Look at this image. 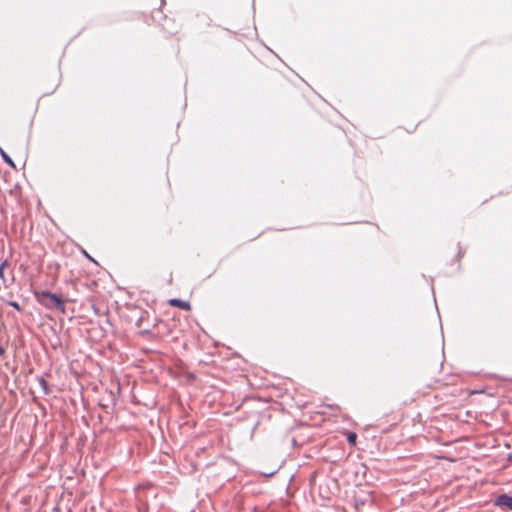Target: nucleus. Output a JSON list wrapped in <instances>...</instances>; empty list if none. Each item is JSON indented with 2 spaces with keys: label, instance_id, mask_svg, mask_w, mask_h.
I'll return each mask as SVG.
<instances>
[{
  "label": "nucleus",
  "instance_id": "6",
  "mask_svg": "<svg viewBox=\"0 0 512 512\" xmlns=\"http://www.w3.org/2000/svg\"><path fill=\"white\" fill-rule=\"evenodd\" d=\"M2 158L5 163L9 164L10 166L14 167V162L11 159L9 155H7L5 152L1 151Z\"/></svg>",
  "mask_w": 512,
  "mask_h": 512
},
{
  "label": "nucleus",
  "instance_id": "10",
  "mask_svg": "<svg viewBox=\"0 0 512 512\" xmlns=\"http://www.w3.org/2000/svg\"><path fill=\"white\" fill-rule=\"evenodd\" d=\"M275 473H276V471H272V472H268V473H266V472H262L261 474H262L263 476H265V477H271V476H273Z\"/></svg>",
  "mask_w": 512,
  "mask_h": 512
},
{
  "label": "nucleus",
  "instance_id": "1",
  "mask_svg": "<svg viewBox=\"0 0 512 512\" xmlns=\"http://www.w3.org/2000/svg\"><path fill=\"white\" fill-rule=\"evenodd\" d=\"M36 301L48 310H56L62 314L66 313V300L62 296L47 290L33 292Z\"/></svg>",
  "mask_w": 512,
  "mask_h": 512
},
{
  "label": "nucleus",
  "instance_id": "7",
  "mask_svg": "<svg viewBox=\"0 0 512 512\" xmlns=\"http://www.w3.org/2000/svg\"><path fill=\"white\" fill-rule=\"evenodd\" d=\"M357 435L353 432H350L347 436V441L349 444L354 445L356 443Z\"/></svg>",
  "mask_w": 512,
  "mask_h": 512
},
{
  "label": "nucleus",
  "instance_id": "2",
  "mask_svg": "<svg viewBox=\"0 0 512 512\" xmlns=\"http://www.w3.org/2000/svg\"><path fill=\"white\" fill-rule=\"evenodd\" d=\"M494 504L512 511V496L508 494H501L495 499Z\"/></svg>",
  "mask_w": 512,
  "mask_h": 512
},
{
  "label": "nucleus",
  "instance_id": "15",
  "mask_svg": "<svg viewBox=\"0 0 512 512\" xmlns=\"http://www.w3.org/2000/svg\"><path fill=\"white\" fill-rule=\"evenodd\" d=\"M85 256H86L87 258H89V260H92V257H90V255H89L88 253H85Z\"/></svg>",
  "mask_w": 512,
  "mask_h": 512
},
{
  "label": "nucleus",
  "instance_id": "5",
  "mask_svg": "<svg viewBox=\"0 0 512 512\" xmlns=\"http://www.w3.org/2000/svg\"><path fill=\"white\" fill-rule=\"evenodd\" d=\"M8 267V261L7 260H4L1 264H0V278L3 280V282L5 283L6 280H5V277H4V269Z\"/></svg>",
  "mask_w": 512,
  "mask_h": 512
},
{
  "label": "nucleus",
  "instance_id": "9",
  "mask_svg": "<svg viewBox=\"0 0 512 512\" xmlns=\"http://www.w3.org/2000/svg\"><path fill=\"white\" fill-rule=\"evenodd\" d=\"M8 305L13 307L14 309L21 311V306L17 301H9Z\"/></svg>",
  "mask_w": 512,
  "mask_h": 512
},
{
  "label": "nucleus",
  "instance_id": "4",
  "mask_svg": "<svg viewBox=\"0 0 512 512\" xmlns=\"http://www.w3.org/2000/svg\"><path fill=\"white\" fill-rule=\"evenodd\" d=\"M37 380H38V383H39L40 387H41V388H42V390H43V393H44L45 395L50 394L51 390H50V388H49V383H48V381H47L44 377H42V376L38 377V378H37Z\"/></svg>",
  "mask_w": 512,
  "mask_h": 512
},
{
  "label": "nucleus",
  "instance_id": "11",
  "mask_svg": "<svg viewBox=\"0 0 512 512\" xmlns=\"http://www.w3.org/2000/svg\"><path fill=\"white\" fill-rule=\"evenodd\" d=\"M4 353H5L4 348L0 346V356H2Z\"/></svg>",
  "mask_w": 512,
  "mask_h": 512
},
{
  "label": "nucleus",
  "instance_id": "3",
  "mask_svg": "<svg viewBox=\"0 0 512 512\" xmlns=\"http://www.w3.org/2000/svg\"><path fill=\"white\" fill-rule=\"evenodd\" d=\"M169 304L173 307H178L182 310L189 311L191 309V305L188 301L182 300L180 298H172L169 300Z\"/></svg>",
  "mask_w": 512,
  "mask_h": 512
},
{
  "label": "nucleus",
  "instance_id": "12",
  "mask_svg": "<svg viewBox=\"0 0 512 512\" xmlns=\"http://www.w3.org/2000/svg\"><path fill=\"white\" fill-rule=\"evenodd\" d=\"M85 256H86L87 258H89V260H92V257H90V255H89L88 253H85Z\"/></svg>",
  "mask_w": 512,
  "mask_h": 512
},
{
  "label": "nucleus",
  "instance_id": "14",
  "mask_svg": "<svg viewBox=\"0 0 512 512\" xmlns=\"http://www.w3.org/2000/svg\"><path fill=\"white\" fill-rule=\"evenodd\" d=\"M85 256H86L87 258H89V260H92V257H90V255H89L88 253H85Z\"/></svg>",
  "mask_w": 512,
  "mask_h": 512
},
{
  "label": "nucleus",
  "instance_id": "13",
  "mask_svg": "<svg viewBox=\"0 0 512 512\" xmlns=\"http://www.w3.org/2000/svg\"><path fill=\"white\" fill-rule=\"evenodd\" d=\"M85 256H86L87 258H89V260H92V257H90V255H89L88 253H85Z\"/></svg>",
  "mask_w": 512,
  "mask_h": 512
},
{
  "label": "nucleus",
  "instance_id": "8",
  "mask_svg": "<svg viewBox=\"0 0 512 512\" xmlns=\"http://www.w3.org/2000/svg\"><path fill=\"white\" fill-rule=\"evenodd\" d=\"M149 507L147 503H141L138 505V512H148Z\"/></svg>",
  "mask_w": 512,
  "mask_h": 512
}]
</instances>
